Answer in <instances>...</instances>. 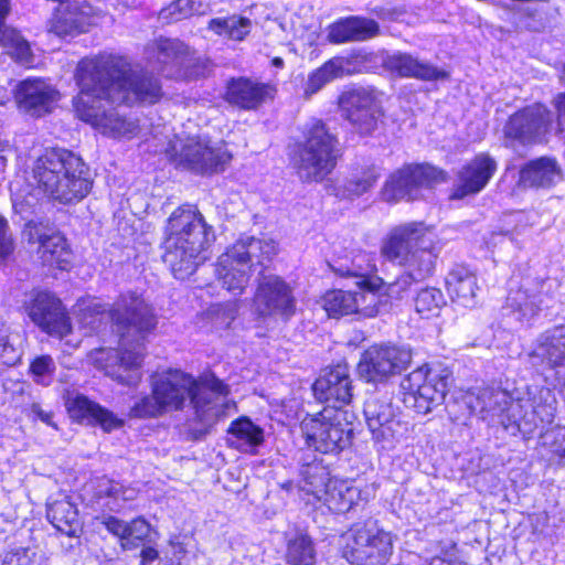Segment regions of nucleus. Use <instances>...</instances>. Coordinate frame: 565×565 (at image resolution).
<instances>
[{
    "label": "nucleus",
    "mask_w": 565,
    "mask_h": 565,
    "mask_svg": "<svg viewBox=\"0 0 565 565\" xmlns=\"http://www.w3.org/2000/svg\"><path fill=\"white\" fill-rule=\"evenodd\" d=\"M103 524L109 533L119 539L120 546L122 547V537L126 536L128 522H125L116 516L108 515L104 518Z\"/></svg>",
    "instance_id": "obj_54"
},
{
    "label": "nucleus",
    "mask_w": 565,
    "mask_h": 565,
    "mask_svg": "<svg viewBox=\"0 0 565 565\" xmlns=\"http://www.w3.org/2000/svg\"><path fill=\"white\" fill-rule=\"evenodd\" d=\"M381 254L404 267V271L387 287L391 297L402 298L412 285L433 275L437 250L422 222L393 228L381 246Z\"/></svg>",
    "instance_id": "obj_7"
},
{
    "label": "nucleus",
    "mask_w": 565,
    "mask_h": 565,
    "mask_svg": "<svg viewBox=\"0 0 565 565\" xmlns=\"http://www.w3.org/2000/svg\"><path fill=\"white\" fill-rule=\"evenodd\" d=\"M332 270L341 277L356 278L355 285L358 290L354 291L356 299V311L354 315L360 318H372L380 312V295L375 290L373 284L369 279L375 266L367 263L365 266L358 263L356 259L352 260L351 265H330Z\"/></svg>",
    "instance_id": "obj_24"
},
{
    "label": "nucleus",
    "mask_w": 565,
    "mask_h": 565,
    "mask_svg": "<svg viewBox=\"0 0 565 565\" xmlns=\"http://www.w3.org/2000/svg\"><path fill=\"white\" fill-rule=\"evenodd\" d=\"M375 14L383 21L406 22L407 11L404 7L384 6L374 9Z\"/></svg>",
    "instance_id": "obj_53"
},
{
    "label": "nucleus",
    "mask_w": 565,
    "mask_h": 565,
    "mask_svg": "<svg viewBox=\"0 0 565 565\" xmlns=\"http://www.w3.org/2000/svg\"><path fill=\"white\" fill-rule=\"evenodd\" d=\"M99 487V492L107 497L128 499L121 493V486L118 482L105 479Z\"/></svg>",
    "instance_id": "obj_57"
},
{
    "label": "nucleus",
    "mask_w": 565,
    "mask_h": 565,
    "mask_svg": "<svg viewBox=\"0 0 565 565\" xmlns=\"http://www.w3.org/2000/svg\"><path fill=\"white\" fill-rule=\"evenodd\" d=\"M11 10L10 0H0V28L7 25L6 19Z\"/></svg>",
    "instance_id": "obj_61"
},
{
    "label": "nucleus",
    "mask_w": 565,
    "mask_h": 565,
    "mask_svg": "<svg viewBox=\"0 0 565 565\" xmlns=\"http://www.w3.org/2000/svg\"><path fill=\"white\" fill-rule=\"evenodd\" d=\"M211 70V61L202 56H196L189 47L184 64L181 66L180 74L177 75L175 79H196L205 77Z\"/></svg>",
    "instance_id": "obj_49"
},
{
    "label": "nucleus",
    "mask_w": 565,
    "mask_h": 565,
    "mask_svg": "<svg viewBox=\"0 0 565 565\" xmlns=\"http://www.w3.org/2000/svg\"><path fill=\"white\" fill-rule=\"evenodd\" d=\"M189 46L178 39L160 38L147 49L149 60L154 58V68L166 77L174 78L180 74L186 58Z\"/></svg>",
    "instance_id": "obj_29"
},
{
    "label": "nucleus",
    "mask_w": 565,
    "mask_h": 565,
    "mask_svg": "<svg viewBox=\"0 0 565 565\" xmlns=\"http://www.w3.org/2000/svg\"><path fill=\"white\" fill-rule=\"evenodd\" d=\"M212 0H175L159 12L162 23H172L192 15H203L212 11Z\"/></svg>",
    "instance_id": "obj_38"
},
{
    "label": "nucleus",
    "mask_w": 565,
    "mask_h": 565,
    "mask_svg": "<svg viewBox=\"0 0 565 565\" xmlns=\"http://www.w3.org/2000/svg\"><path fill=\"white\" fill-rule=\"evenodd\" d=\"M214 241L213 226L196 207L179 206L167 222L163 262L177 279L184 280L205 262V252Z\"/></svg>",
    "instance_id": "obj_6"
},
{
    "label": "nucleus",
    "mask_w": 565,
    "mask_h": 565,
    "mask_svg": "<svg viewBox=\"0 0 565 565\" xmlns=\"http://www.w3.org/2000/svg\"><path fill=\"white\" fill-rule=\"evenodd\" d=\"M451 382L447 369L420 366L402 381L403 402L407 408L426 415L444 403Z\"/></svg>",
    "instance_id": "obj_14"
},
{
    "label": "nucleus",
    "mask_w": 565,
    "mask_h": 565,
    "mask_svg": "<svg viewBox=\"0 0 565 565\" xmlns=\"http://www.w3.org/2000/svg\"><path fill=\"white\" fill-rule=\"evenodd\" d=\"M342 542V555L351 565H385L393 554L391 532L372 520L354 524Z\"/></svg>",
    "instance_id": "obj_13"
},
{
    "label": "nucleus",
    "mask_w": 565,
    "mask_h": 565,
    "mask_svg": "<svg viewBox=\"0 0 565 565\" xmlns=\"http://www.w3.org/2000/svg\"><path fill=\"white\" fill-rule=\"evenodd\" d=\"M315 397L327 404L343 409L352 399V380L347 364H337L322 371L312 385Z\"/></svg>",
    "instance_id": "obj_23"
},
{
    "label": "nucleus",
    "mask_w": 565,
    "mask_h": 565,
    "mask_svg": "<svg viewBox=\"0 0 565 565\" xmlns=\"http://www.w3.org/2000/svg\"><path fill=\"white\" fill-rule=\"evenodd\" d=\"M152 394L140 398L130 408V416L137 418L157 417L171 411H181L186 399L194 412L198 427L190 428L193 440H201L210 434L215 423L227 415L234 402L227 401L230 387L213 373L199 380L180 370H168L152 379Z\"/></svg>",
    "instance_id": "obj_2"
},
{
    "label": "nucleus",
    "mask_w": 565,
    "mask_h": 565,
    "mask_svg": "<svg viewBox=\"0 0 565 565\" xmlns=\"http://www.w3.org/2000/svg\"><path fill=\"white\" fill-rule=\"evenodd\" d=\"M271 65H273L275 68L280 70V68H282V67L285 66V62H284V60H282L281 57H278V56H277V57H274V58L271 60Z\"/></svg>",
    "instance_id": "obj_63"
},
{
    "label": "nucleus",
    "mask_w": 565,
    "mask_h": 565,
    "mask_svg": "<svg viewBox=\"0 0 565 565\" xmlns=\"http://www.w3.org/2000/svg\"><path fill=\"white\" fill-rule=\"evenodd\" d=\"M0 45L6 53L22 65H30L33 61L29 42L18 30L8 24L0 28Z\"/></svg>",
    "instance_id": "obj_40"
},
{
    "label": "nucleus",
    "mask_w": 565,
    "mask_h": 565,
    "mask_svg": "<svg viewBox=\"0 0 565 565\" xmlns=\"http://www.w3.org/2000/svg\"><path fill=\"white\" fill-rule=\"evenodd\" d=\"M179 553H183L182 546H179Z\"/></svg>",
    "instance_id": "obj_64"
},
{
    "label": "nucleus",
    "mask_w": 565,
    "mask_h": 565,
    "mask_svg": "<svg viewBox=\"0 0 565 565\" xmlns=\"http://www.w3.org/2000/svg\"><path fill=\"white\" fill-rule=\"evenodd\" d=\"M340 154L337 135L321 119L311 118L301 128L291 162L302 181L320 182L333 171Z\"/></svg>",
    "instance_id": "obj_9"
},
{
    "label": "nucleus",
    "mask_w": 565,
    "mask_h": 565,
    "mask_svg": "<svg viewBox=\"0 0 565 565\" xmlns=\"http://www.w3.org/2000/svg\"><path fill=\"white\" fill-rule=\"evenodd\" d=\"M89 22L86 14L76 6L66 4L55 11L51 20V31L58 36L75 35L88 30Z\"/></svg>",
    "instance_id": "obj_35"
},
{
    "label": "nucleus",
    "mask_w": 565,
    "mask_h": 565,
    "mask_svg": "<svg viewBox=\"0 0 565 565\" xmlns=\"http://www.w3.org/2000/svg\"><path fill=\"white\" fill-rule=\"evenodd\" d=\"M552 113L541 104H535L512 115L504 132L510 139L522 145L540 142L552 127Z\"/></svg>",
    "instance_id": "obj_21"
},
{
    "label": "nucleus",
    "mask_w": 565,
    "mask_h": 565,
    "mask_svg": "<svg viewBox=\"0 0 565 565\" xmlns=\"http://www.w3.org/2000/svg\"><path fill=\"white\" fill-rule=\"evenodd\" d=\"M39 253L44 265L66 269L71 264V250L58 233L40 236Z\"/></svg>",
    "instance_id": "obj_37"
},
{
    "label": "nucleus",
    "mask_w": 565,
    "mask_h": 565,
    "mask_svg": "<svg viewBox=\"0 0 565 565\" xmlns=\"http://www.w3.org/2000/svg\"><path fill=\"white\" fill-rule=\"evenodd\" d=\"M380 175L379 169L373 164L356 167L338 186L337 195L350 200L359 198L374 186Z\"/></svg>",
    "instance_id": "obj_34"
},
{
    "label": "nucleus",
    "mask_w": 565,
    "mask_h": 565,
    "mask_svg": "<svg viewBox=\"0 0 565 565\" xmlns=\"http://www.w3.org/2000/svg\"><path fill=\"white\" fill-rule=\"evenodd\" d=\"M340 105L345 119L361 136L372 135L383 117L381 103L372 87H355L343 93Z\"/></svg>",
    "instance_id": "obj_18"
},
{
    "label": "nucleus",
    "mask_w": 565,
    "mask_h": 565,
    "mask_svg": "<svg viewBox=\"0 0 565 565\" xmlns=\"http://www.w3.org/2000/svg\"><path fill=\"white\" fill-rule=\"evenodd\" d=\"M38 189L49 199L67 204L84 199L92 189L85 162L74 152L47 149L33 164Z\"/></svg>",
    "instance_id": "obj_8"
},
{
    "label": "nucleus",
    "mask_w": 565,
    "mask_h": 565,
    "mask_svg": "<svg viewBox=\"0 0 565 565\" xmlns=\"http://www.w3.org/2000/svg\"><path fill=\"white\" fill-rule=\"evenodd\" d=\"M342 77L340 67L333 57L322 64L319 68L309 74L305 86V96L310 98L317 94L322 87L335 78Z\"/></svg>",
    "instance_id": "obj_43"
},
{
    "label": "nucleus",
    "mask_w": 565,
    "mask_h": 565,
    "mask_svg": "<svg viewBox=\"0 0 565 565\" xmlns=\"http://www.w3.org/2000/svg\"><path fill=\"white\" fill-rule=\"evenodd\" d=\"M428 565H467L465 562L458 558H445L440 556H435L430 558Z\"/></svg>",
    "instance_id": "obj_60"
},
{
    "label": "nucleus",
    "mask_w": 565,
    "mask_h": 565,
    "mask_svg": "<svg viewBox=\"0 0 565 565\" xmlns=\"http://www.w3.org/2000/svg\"><path fill=\"white\" fill-rule=\"evenodd\" d=\"M207 29L216 35L243 41L252 30V21L246 17L233 14L226 18L211 19Z\"/></svg>",
    "instance_id": "obj_39"
},
{
    "label": "nucleus",
    "mask_w": 565,
    "mask_h": 565,
    "mask_svg": "<svg viewBox=\"0 0 565 565\" xmlns=\"http://www.w3.org/2000/svg\"><path fill=\"white\" fill-rule=\"evenodd\" d=\"M557 282L552 278H526L518 289H511L503 315L516 322H531L541 310L548 308L554 299Z\"/></svg>",
    "instance_id": "obj_15"
},
{
    "label": "nucleus",
    "mask_w": 565,
    "mask_h": 565,
    "mask_svg": "<svg viewBox=\"0 0 565 565\" xmlns=\"http://www.w3.org/2000/svg\"><path fill=\"white\" fill-rule=\"evenodd\" d=\"M322 307L332 318L354 315L356 311L355 294L342 289L328 291L322 298Z\"/></svg>",
    "instance_id": "obj_41"
},
{
    "label": "nucleus",
    "mask_w": 565,
    "mask_h": 565,
    "mask_svg": "<svg viewBox=\"0 0 565 565\" xmlns=\"http://www.w3.org/2000/svg\"><path fill=\"white\" fill-rule=\"evenodd\" d=\"M446 288L451 300L458 306L470 308L476 305L478 279L469 267L455 265L446 277Z\"/></svg>",
    "instance_id": "obj_32"
},
{
    "label": "nucleus",
    "mask_w": 565,
    "mask_h": 565,
    "mask_svg": "<svg viewBox=\"0 0 565 565\" xmlns=\"http://www.w3.org/2000/svg\"><path fill=\"white\" fill-rule=\"evenodd\" d=\"M497 168V161L492 157L484 152L478 153L458 171L451 198L460 200L481 192Z\"/></svg>",
    "instance_id": "obj_25"
},
{
    "label": "nucleus",
    "mask_w": 565,
    "mask_h": 565,
    "mask_svg": "<svg viewBox=\"0 0 565 565\" xmlns=\"http://www.w3.org/2000/svg\"><path fill=\"white\" fill-rule=\"evenodd\" d=\"M383 67L399 77L420 81H438L448 77V73L429 62L420 61L408 53L394 52L382 58Z\"/></svg>",
    "instance_id": "obj_28"
},
{
    "label": "nucleus",
    "mask_w": 565,
    "mask_h": 565,
    "mask_svg": "<svg viewBox=\"0 0 565 565\" xmlns=\"http://www.w3.org/2000/svg\"><path fill=\"white\" fill-rule=\"evenodd\" d=\"M466 403L490 425L500 424L512 436L530 438L533 433L551 425L556 414V397L543 385H527L513 395L499 387H481L469 392Z\"/></svg>",
    "instance_id": "obj_4"
},
{
    "label": "nucleus",
    "mask_w": 565,
    "mask_h": 565,
    "mask_svg": "<svg viewBox=\"0 0 565 565\" xmlns=\"http://www.w3.org/2000/svg\"><path fill=\"white\" fill-rule=\"evenodd\" d=\"M58 98V90L43 78H25L14 88V99L19 109L32 117L50 114Z\"/></svg>",
    "instance_id": "obj_22"
},
{
    "label": "nucleus",
    "mask_w": 565,
    "mask_h": 565,
    "mask_svg": "<svg viewBox=\"0 0 565 565\" xmlns=\"http://www.w3.org/2000/svg\"><path fill=\"white\" fill-rule=\"evenodd\" d=\"M158 551L152 546H146L141 550V565H148L158 558Z\"/></svg>",
    "instance_id": "obj_59"
},
{
    "label": "nucleus",
    "mask_w": 565,
    "mask_h": 565,
    "mask_svg": "<svg viewBox=\"0 0 565 565\" xmlns=\"http://www.w3.org/2000/svg\"><path fill=\"white\" fill-rule=\"evenodd\" d=\"M33 412L41 418V420L49 423L50 415L43 412L38 405H33Z\"/></svg>",
    "instance_id": "obj_62"
},
{
    "label": "nucleus",
    "mask_w": 565,
    "mask_h": 565,
    "mask_svg": "<svg viewBox=\"0 0 565 565\" xmlns=\"http://www.w3.org/2000/svg\"><path fill=\"white\" fill-rule=\"evenodd\" d=\"M276 92L273 84L239 77L228 83L226 95L231 104L246 110H254L262 104L273 100Z\"/></svg>",
    "instance_id": "obj_27"
},
{
    "label": "nucleus",
    "mask_w": 565,
    "mask_h": 565,
    "mask_svg": "<svg viewBox=\"0 0 565 565\" xmlns=\"http://www.w3.org/2000/svg\"><path fill=\"white\" fill-rule=\"evenodd\" d=\"M276 254L275 241L242 236L218 257L216 273L224 288L233 295H241L252 271L258 270L259 278L253 299L255 312L259 317L287 321L296 311L292 289L279 276L264 274Z\"/></svg>",
    "instance_id": "obj_3"
},
{
    "label": "nucleus",
    "mask_w": 565,
    "mask_h": 565,
    "mask_svg": "<svg viewBox=\"0 0 565 565\" xmlns=\"http://www.w3.org/2000/svg\"><path fill=\"white\" fill-rule=\"evenodd\" d=\"M79 88L74 107L81 120L111 137L134 136L138 126L120 115L116 106L152 105L160 100V81L148 73L132 72L129 62L103 53L79 61L75 72Z\"/></svg>",
    "instance_id": "obj_1"
},
{
    "label": "nucleus",
    "mask_w": 565,
    "mask_h": 565,
    "mask_svg": "<svg viewBox=\"0 0 565 565\" xmlns=\"http://www.w3.org/2000/svg\"><path fill=\"white\" fill-rule=\"evenodd\" d=\"M554 107L557 113L556 124H557L558 131H564L565 130V92L556 95V97L554 98Z\"/></svg>",
    "instance_id": "obj_56"
},
{
    "label": "nucleus",
    "mask_w": 565,
    "mask_h": 565,
    "mask_svg": "<svg viewBox=\"0 0 565 565\" xmlns=\"http://www.w3.org/2000/svg\"><path fill=\"white\" fill-rule=\"evenodd\" d=\"M301 430L310 448L321 454L337 455L351 445L354 428L347 411L324 406L302 420Z\"/></svg>",
    "instance_id": "obj_12"
},
{
    "label": "nucleus",
    "mask_w": 565,
    "mask_h": 565,
    "mask_svg": "<svg viewBox=\"0 0 565 565\" xmlns=\"http://www.w3.org/2000/svg\"><path fill=\"white\" fill-rule=\"evenodd\" d=\"M562 180L563 171L556 158L543 156L521 168L519 184L531 189H551Z\"/></svg>",
    "instance_id": "obj_30"
},
{
    "label": "nucleus",
    "mask_w": 565,
    "mask_h": 565,
    "mask_svg": "<svg viewBox=\"0 0 565 565\" xmlns=\"http://www.w3.org/2000/svg\"><path fill=\"white\" fill-rule=\"evenodd\" d=\"M379 31L377 22L372 19L348 17L328 26L327 39L332 44L360 42L374 38Z\"/></svg>",
    "instance_id": "obj_31"
},
{
    "label": "nucleus",
    "mask_w": 565,
    "mask_h": 565,
    "mask_svg": "<svg viewBox=\"0 0 565 565\" xmlns=\"http://www.w3.org/2000/svg\"><path fill=\"white\" fill-rule=\"evenodd\" d=\"M7 221L0 216V259H4L12 252V241L7 236Z\"/></svg>",
    "instance_id": "obj_55"
},
{
    "label": "nucleus",
    "mask_w": 565,
    "mask_h": 565,
    "mask_svg": "<svg viewBox=\"0 0 565 565\" xmlns=\"http://www.w3.org/2000/svg\"><path fill=\"white\" fill-rule=\"evenodd\" d=\"M2 565H47V561L41 552L34 548L19 547L4 555Z\"/></svg>",
    "instance_id": "obj_50"
},
{
    "label": "nucleus",
    "mask_w": 565,
    "mask_h": 565,
    "mask_svg": "<svg viewBox=\"0 0 565 565\" xmlns=\"http://www.w3.org/2000/svg\"><path fill=\"white\" fill-rule=\"evenodd\" d=\"M15 337L10 333L9 327L0 322V364L3 366L15 365L22 356V351L17 344Z\"/></svg>",
    "instance_id": "obj_48"
},
{
    "label": "nucleus",
    "mask_w": 565,
    "mask_h": 565,
    "mask_svg": "<svg viewBox=\"0 0 565 565\" xmlns=\"http://www.w3.org/2000/svg\"><path fill=\"white\" fill-rule=\"evenodd\" d=\"M363 413L376 441H399L408 430V423L399 418L398 408L387 395L370 396L364 403Z\"/></svg>",
    "instance_id": "obj_19"
},
{
    "label": "nucleus",
    "mask_w": 565,
    "mask_h": 565,
    "mask_svg": "<svg viewBox=\"0 0 565 565\" xmlns=\"http://www.w3.org/2000/svg\"><path fill=\"white\" fill-rule=\"evenodd\" d=\"M65 405L71 418L78 423L98 424L105 431H111L122 425V420L114 413L81 393H70Z\"/></svg>",
    "instance_id": "obj_26"
},
{
    "label": "nucleus",
    "mask_w": 565,
    "mask_h": 565,
    "mask_svg": "<svg viewBox=\"0 0 565 565\" xmlns=\"http://www.w3.org/2000/svg\"><path fill=\"white\" fill-rule=\"evenodd\" d=\"M445 305L446 299L444 294L440 289L434 287L422 289L415 299L417 312L426 318L437 316Z\"/></svg>",
    "instance_id": "obj_44"
},
{
    "label": "nucleus",
    "mask_w": 565,
    "mask_h": 565,
    "mask_svg": "<svg viewBox=\"0 0 565 565\" xmlns=\"http://www.w3.org/2000/svg\"><path fill=\"white\" fill-rule=\"evenodd\" d=\"M105 315V307L96 303L93 307L88 306L82 310L79 322L87 329L86 334L99 330Z\"/></svg>",
    "instance_id": "obj_51"
},
{
    "label": "nucleus",
    "mask_w": 565,
    "mask_h": 565,
    "mask_svg": "<svg viewBox=\"0 0 565 565\" xmlns=\"http://www.w3.org/2000/svg\"><path fill=\"white\" fill-rule=\"evenodd\" d=\"M227 433L231 444L241 451L248 452L264 443V429L248 417H241L231 423Z\"/></svg>",
    "instance_id": "obj_36"
},
{
    "label": "nucleus",
    "mask_w": 565,
    "mask_h": 565,
    "mask_svg": "<svg viewBox=\"0 0 565 565\" xmlns=\"http://www.w3.org/2000/svg\"><path fill=\"white\" fill-rule=\"evenodd\" d=\"M166 154L177 168L201 175L223 172L232 159L223 143L202 136L175 137L169 141Z\"/></svg>",
    "instance_id": "obj_11"
},
{
    "label": "nucleus",
    "mask_w": 565,
    "mask_h": 565,
    "mask_svg": "<svg viewBox=\"0 0 565 565\" xmlns=\"http://www.w3.org/2000/svg\"><path fill=\"white\" fill-rule=\"evenodd\" d=\"M340 73L343 76L365 72L369 64L373 62L374 55L364 50H354L347 56H334Z\"/></svg>",
    "instance_id": "obj_45"
},
{
    "label": "nucleus",
    "mask_w": 565,
    "mask_h": 565,
    "mask_svg": "<svg viewBox=\"0 0 565 565\" xmlns=\"http://www.w3.org/2000/svg\"><path fill=\"white\" fill-rule=\"evenodd\" d=\"M286 558L290 565H313L316 562V550L310 536L298 533L289 539Z\"/></svg>",
    "instance_id": "obj_42"
},
{
    "label": "nucleus",
    "mask_w": 565,
    "mask_h": 565,
    "mask_svg": "<svg viewBox=\"0 0 565 565\" xmlns=\"http://www.w3.org/2000/svg\"><path fill=\"white\" fill-rule=\"evenodd\" d=\"M55 371L56 364L49 354L35 356L29 366L33 382L42 386H50L53 383Z\"/></svg>",
    "instance_id": "obj_47"
},
{
    "label": "nucleus",
    "mask_w": 565,
    "mask_h": 565,
    "mask_svg": "<svg viewBox=\"0 0 565 565\" xmlns=\"http://www.w3.org/2000/svg\"><path fill=\"white\" fill-rule=\"evenodd\" d=\"M119 348L100 350L97 363L118 383L135 386L141 380L145 335L157 326L153 308L136 291L121 294L109 309Z\"/></svg>",
    "instance_id": "obj_5"
},
{
    "label": "nucleus",
    "mask_w": 565,
    "mask_h": 565,
    "mask_svg": "<svg viewBox=\"0 0 565 565\" xmlns=\"http://www.w3.org/2000/svg\"><path fill=\"white\" fill-rule=\"evenodd\" d=\"M541 440L544 446H548L551 452L555 454L562 459H565V428L555 427L541 435Z\"/></svg>",
    "instance_id": "obj_52"
},
{
    "label": "nucleus",
    "mask_w": 565,
    "mask_h": 565,
    "mask_svg": "<svg viewBox=\"0 0 565 565\" xmlns=\"http://www.w3.org/2000/svg\"><path fill=\"white\" fill-rule=\"evenodd\" d=\"M79 535L81 534H77V536L65 535L66 541H62L61 546L66 554L77 555L79 553V551H81Z\"/></svg>",
    "instance_id": "obj_58"
},
{
    "label": "nucleus",
    "mask_w": 565,
    "mask_h": 565,
    "mask_svg": "<svg viewBox=\"0 0 565 565\" xmlns=\"http://www.w3.org/2000/svg\"><path fill=\"white\" fill-rule=\"evenodd\" d=\"M411 361L409 349L386 343L374 344L362 353L358 373L366 382H382L402 373Z\"/></svg>",
    "instance_id": "obj_17"
},
{
    "label": "nucleus",
    "mask_w": 565,
    "mask_h": 565,
    "mask_svg": "<svg viewBox=\"0 0 565 565\" xmlns=\"http://www.w3.org/2000/svg\"><path fill=\"white\" fill-rule=\"evenodd\" d=\"M151 525L141 516L127 524L126 536L122 537V550L130 551L145 545L149 541Z\"/></svg>",
    "instance_id": "obj_46"
},
{
    "label": "nucleus",
    "mask_w": 565,
    "mask_h": 565,
    "mask_svg": "<svg viewBox=\"0 0 565 565\" xmlns=\"http://www.w3.org/2000/svg\"><path fill=\"white\" fill-rule=\"evenodd\" d=\"M300 480L288 481L282 489L297 492L307 504L321 503L334 513H347L362 499V491L347 481L330 478V472L321 462L312 461L301 467Z\"/></svg>",
    "instance_id": "obj_10"
},
{
    "label": "nucleus",
    "mask_w": 565,
    "mask_h": 565,
    "mask_svg": "<svg viewBox=\"0 0 565 565\" xmlns=\"http://www.w3.org/2000/svg\"><path fill=\"white\" fill-rule=\"evenodd\" d=\"M446 172L430 164L405 166L392 173L382 189L386 202L414 201L422 190L444 182Z\"/></svg>",
    "instance_id": "obj_16"
},
{
    "label": "nucleus",
    "mask_w": 565,
    "mask_h": 565,
    "mask_svg": "<svg viewBox=\"0 0 565 565\" xmlns=\"http://www.w3.org/2000/svg\"><path fill=\"white\" fill-rule=\"evenodd\" d=\"M46 518L62 534L77 536L82 533V524L76 507L67 499L54 501L47 505Z\"/></svg>",
    "instance_id": "obj_33"
},
{
    "label": "nucleus",
    "mask_w": 565,
    "mask_h": 565,
    "mask_svg": "<svg viewBox=\"0 0 565 565\" xmlns=\"http://www.w3.org/2000/svg\"><path fill=\"white\" fill-rule=\"evenodd\" d=\"M26 311L32 322L50 335L62 339L72 331L70 317L61 300L49 291L32 294Z\"/></svg>",
    "instance_id": "obj_20"
}]
</instances>
